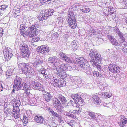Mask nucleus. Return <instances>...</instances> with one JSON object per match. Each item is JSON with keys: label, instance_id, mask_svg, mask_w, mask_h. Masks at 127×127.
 Returning <instances> with one entry per match:
<instances>
[{"label": "nucleus", "instance_id": "nucleus-1", "mask_svg": "<svg viewBox=\"0 0 127 127\" xmlns=\"http://www.w3.org/2000/svg\"><path fill=\"white\" fill-rule=\"evenodd\" d=\"M40 29V26L36 23H35L32 24L28 29L27 32L28 33L29 37L31 38H32V39H31V40H31L32 42H37L39 40V38L36 36H34V35H35L36 33H37L38 32L37 31L39 30Z\"/></svg>", "mask_w": 127, "mask_h": 127}, {"label": "nucleus", "instance_id": "nucleus-2", "mask_svg": "<svg viewBox=\"0 0 127 127\" xmlns=\"http://www.w3.org/2000/svg\"><path fill=\"white\" fill-rule=\"evenodd\" d=\"M56 72L61 78L64 79L66 77L67 75L65 71L70 70L72 69L71 67L69 64H61L59 67L56 68Z\"/></svg>", "mask_w": 127, "mask_h": 127}, {"label": "nucleus", "instance_id": "nucleus-3", "mask_svg": "<svg viewBox=\"0 0 127 127\" xmlns=\"http://www.w3.org/2000/svg\"><path fill=\"white\" fill-rule=\"evenodd\" d=\"M20 66L23 74L25 75L29 74L32 75H34L35 73L30 64L22 63L20 64Z\"/></svg>", "mask_w": 127, "mask_h": 127}, {"label": "nucleus", "instance_id": "nucleus-4", "mask_svg": "<svg viewBox=\"0 0 127 127\" xmlns=\"http://www.w3.org/2000/svg\"><path fill=\"white\" fill-rule=\"evenodd\" d=\"M89 56L91 58V63L93 62H96L97 61L100 62L102 58L100 54L97 52L95 50L91 49L90 51Z\"/></svg>", "mask_w": 127, "mask_h": 127}, {"label": "nucleus", "instance_id": "nucleus-5", "mask_svg": "<svg viewBox=\"0 0 127 127\" xmlns=\"http://www.w3.org/2000/svg\"><path fill=\"white\" fill-rule=\"evenodd\" d=\"M54 12L53 9H50L46 10L44 12V13L42 12H40V15L38 17V19L40 21L46 19L50 16L52 15Z\"/></svg>", "mask_w": 127, "mask_h": 127}, {"label": "nucleus", "instance_id": "nucleus-6", "mask_svg": "<svg viewBox=\"0 0 127 127\" xmlns=\"http://www.w3.org/2000/svg\"><path fill=\"white\" fill-rule=\"evenodd\" d=\"M76 22L74 12H70L68 16V22L69 26L73 29L76 28L77 26Z\"/></svg>", "mask_w": 127, "mask_h": 127}, {"label": "nucleus", "instance_id": "nucleus-7", "mask_svg": "<svg viewBox=\"0 0 127 127\" xmlns=\"http://www.w3.org/2000/svg\"><path fill=\"white\" fill-rule=\"evenodd\" d=\"M59 56L61 59L69 63L74 64L75 62L72 59H70L69 57H67L65 54L62 52H60Z\"/></svg>", "mask_w": 127, "mask_h": 127}, {"label": "nucleus", "instance_id": "nucleus-8", "mask_svg": "<svg viewBox=\"0 0 127 127\" xmlns=\"http://www.w3.org/2000/svg\"><path fill=\"white\" fill-rule=\"evenodd\" d=\"M23 83L22 79L20 77L16 76V77L15 79L14 82V85L13 86V87L14 88L15 86V88H17V89L19 90V88L22 87V84Z\"/></svg>", "mask_w": 127, "mask_h": 127}, {"label": "nucleus", "instance_id": "nucleus-9", "mask_svg": "<svg viewBox=\"0 0 127 127\" xmlns=\"http://www.w3.org/2000/svg\"><path fill=\"white\" fill-rule=\"evenodd\" d=\"M37 51L40 52L42 54H46L48 52L50 51L49 47L47 46L43 45L41 46L40 47H38L37 48Z\"/></svg>", "mask_w": 127, "mask_h": 127}, {"label": "nucleus", "instance_id": "nucleus-10", "mask_svg": "<svg viewBox=\"0 0 127 127\" xmlns=\"http://www.w3.org/2000/svg\"><path fill=\"white\" fill-rule=\"evenodd\" d=\"M46 94L43 95V97L45 100L47 102H49L51 100H53L54 97L50 93L46 92Z\"/></svg>", "mask_w": 127, "mask_h": 127}, {"label": "nucleus", "instance_id": "nucleus-11", "mask_svg": "<svg viewBox=\"0 0 127 127\" xmlns=\"http://www.w3.org/2000/svg\"><path fill=\"white\" fill-rule=\"evenodd\" d=\"M27 28L26 27L25 25L24 24H21L20 25V33L22 35H23V36H26L27 34V33L26 32V28Z\"/></svg>", "mask_w": 127, "mask_h": 127}, {"label": "nucleus", "instance_id": "nucleus-12", "mask_svg": "<svg viewBox=\"0 0 127 127\" xmlns=\"http://www.w3.org/2000/svg\"><path fill=\"white\" fill-rule=\"evenodd\" d=\"M107 37L110 41L111 43L115 46H119L120 45L118 43L117 40L113 36L111 35H107Z\"/></svg>", "mask_w": 127, "mask_h": 127}, {"label": "nucleus", "instance_id": "nucleus-13", "mask_svg": "<svg viewBox=\"0 0 127 127\" xmlns=\"http://www.w3.org/2000/svg\"><path fill=\"white\" fill-rule=\"evenodd\" d=\"M120 117L121 119L120 120V121L119 123V124L120 126L124 127L127 123V118L122 115L120 116Z\"/></svg>", "mask_w": 127, "mask_h": 127}, {"label": "nucleus", "instance_id": "nucleus-14", "mask_svg": "<svg viewBox=\"0 0 127 127\" xmlns=\"http://www.w3.org/2000/svg\"><path fill=\"white\" fill-rule=\"evenodd\" d=\"M76 62L79 64L81 67H82L81 65L84 64L85 63H87L88 62L84 58L81 57L79 58H77L76 59Z\"/></svg>", "mask_w": 127, "mask_h": 127}, {"label": "nucleus", "instance_id": "nucleus-15", "mask_svg": "<svg viewBox=\"0 0 127 127\" xmlns=\"http://www.w3.org/2000/svg\"><path fill=\"white\" fill-rule=\"evenodd\" d=\"M81 66L82 67H81L83 69L85 72L87 74H90V67L88 62L85 63L84 65L83 64L81 65Z\"/></svg>", "mask_w": 127, "mask_h": 127}, {"label": "nucleus", "instance_id": "nucleus-16", "mask_svg": "<svg viewBox=\"0 0 127 127\" xmlns=\"http://www.w3.org/2000/svg\"><path fill=\"white\" fill-rule=\"evenodd\" d=\"M43 62L42 60H40L38 59H35L34 62L32 63L33 66L36 68L43 63Z\"/></svg>", "mask_w": 127, "mask_h": 127}, {"label": "nucleus", "instance_id": "nucleus-17", "mask_svg": "<svg viewBox=\"0 0 127 127\" xmlns=\"http://www.w3.org/2000/svg\"><path fill=\"white\" fill-rule=\"evenodd\" d=\"M48 61L50 62L54 63L53 64L55 66H58L59 64V61L57 60L54 56L51 57L48 59Z\"/></svg>", "mask_w": 127, "mask_h": 127}, {"label": "nucleus", "instance_id": "nucleus-18", "mask_svg": "<svg viewBox=\"0 0 127 127\" xmlns=\"http://www.w3.org/2000/svg\"><path fill=\"white\" fill-rule=\"evenodd\" d=\"M26 81L23 82L22 86V87L19 88V90L22 89L24 90H26L28 89H29L30 88V85L28 81H26Z\"/></svg>", "mask_w": 127, "mask_h": 127}, {"label": "nucleus", "instance_id": "nucleus-19", "mask_svg": "<svg viewBox=\"0 0 127 127\" xmlns=\"http://www.w3.org/2000/svg\"><path fill=\"white\" fill-rule=\"evenodd\" d=\"M34 119L35 122L37 123L44 124V118L41 116L36 115L34 117Z\"/></svg>", "mask_w": 127, "mask_h": 127}, {"label": "nucleus", "instance_id": "nucleus-20", "mask_svg": "<svg viewBox=\"0 0 127 127\" xmlns=\"http://www.w3.org/2000/svg\"><path fill=\"white\" fill-rule=\"evenodd\" d=\"M58 97L61 101L62 103L64 104L65 106H66L67 100L66 98L61 94H59Z\"/></svg>", "mask_w": 127, "mask_h": 127}, {"label": "nucleus", "instance_id": "nucleus-21", "mask_svg": "<svg viewBox=\"0 0 127 127\" xmlns=\"http://www.w3.org/2000/svg\"><path fill=\"white\" fill-rule=\"evenodd\" d=\"M109 70L111 72L113 73H117L120 72V68L119 67H117V66L115 65L112 67L109 68Z\"/></svg>", "mask_w": 127, "mask_h": 127}, {"label": "nucleus", "instance_id": "nucleus-22", "mask_svg": "<svg viewBox=\"0 0 127 127\" xmlns=\"http://www.w3.org/2000/svg\"><path fill=\"white\" fill-rule=\"evenodd\" d=\"M33 88L34 89L37 90H40L41 89L42 85L39 82L34 81L33 83Z\"/></svg>", "mask_w": 127, "mask_h": 127}, {"label": "nucleus", "instance_id": "nucleus-23", "mask_svg": "<svg viewBox=\"0 0 127 127\" xmlns=\"http://www.w3.org/2000/svg\"><path fill=\"white\" fill-rule=\"evenodd\" d=\"M92 100L93 103L96 104H98L100 102V99L98 96L96 95H94L92 96Z\"/></svg>", "mask_w": 127, "mask_h": 127}, {"label": "nucleus", "instance_id": "nucleus-24", "mask_svg": "<svg viewBox=\"0 0 127 127\" xmlns=\"http://www.w3.org/2000/svg\"><path fill=\"white\" fill-rule=\"evenodd\" d=\"M72 49L74 51L76 50L79 46V44L77 41L73 40L71 43Z\"/></svg>", "mask_w": 127, "mask_h": 127}, {"label": "nucleus", "instance_id": "nucleus-25", "mask_svg": "<svg viewBox=\"0 0 127 127\" xmlns=\"http://www.w3.org/2000/svg\"><path fill=\"white\" fill-rule=\"evenodd\" d=\"M53 101L54 102L53 105H54V107L55 108L61 106V104L60 101L57 98L54 97Z\"/></svg>", "mask_w": 127, "mask_h": 127}, {"label": "nucleus", "instance_id": "nucleus-26", "mask_svg": "<svg viewBox=\"0 0 127 127\" xmlns=\"http://www.w3.org/2000/svg\"><path fill=\"white\" fill-rule=\"evenodd\" d=\"M74 100L79 105L82 106L83 104V100L82 98L77 94V96Z\"/></svg>", "mask_w": 127, "mask_h": 127}, {"label": "nucleus", "instance_id": "nucleus-27", "mask_svg": "<svg viewBox=\"0 0 127 127\" xmlns=\"http://www.w3.org/2000/svg\"><path fill=\"white\" fill-rule=\"evenodd\" d=\"M21 52L22 57L23 58H25L26 59L29 58L30 54V51L29 50H27L24 52Z\"/></svg>", "mask_w": 127, "mask_h": 127}, {"label": "nucleus", "instance_id": "nucleus-28", "mask_svg": "<svg viewBox=\"0 0 127 127\" xmlns=\"http://www.w3.org/2000/svg\"><path fill=\"white\" fill-rule=\"evenodd\" d=\"M114 8L111 6H109L108 7V11L109 12V14L110 15H112L113 17H112V18L114 19L116 17L115 14L114 13Z\"/></svg>", "mask_w": 127, "mask_h": 127}, {"label": "nucleus", "instance_id": "nucleus-29", "mask_svg": "<svg viewBox=\"0 0 127 127\" xmlns=\"http://www.w3.org/2000/svg\"><path fill=\"white\" fill-rule=\"evenodd\" d=\"M29 50L28 46L26 43H23L20 46V50L21 52H24L25 51Z\"/></svg>", "mask_w": 127, "mask_h": 127}, {"label": "nucleus", "instance_id": "nucleus-30", "mask_svg": "<svg viewBox=\"0 0 127 127\" xmlns=\"http://www.w3.org/2000/svg\"><path fill=\"white\" fill-rule=\"evenodd\" d=\"M4 57L5 58V61H8L10 59L12 56V54L11 53H10L8 51L6 52V53H5L4 54Z\"/></svg>", "mask_w": 127, "mask_h": 127}, {"label": "nucleus", "instance_id": "nucleus-31", "mask_svg": "<svg viewBox=\"0 0 127 127\" xmlns=\"http://www.w3.org/2000/svg\"><path fill=\"white\" fill-rule=\"evenodd\" d=\"M7 7V5H2L0 6V15H2Z\"/></svg>", "mask_w": 127, "mask_h": 127}, {"label": "nucleus", "instance_id": "nucleus-32", "mask_svg": "<svg viewBox=\"0 0 127 127\" xmlns=\"http://www.w3.org/2000/svg\"><path fill=\"white\" fill-rule=\"evenodd\" d=\"M97 62H93L91 63V64L94 67H96L97 69L99 71H101L102 70L101 66L99 64H97Z\"/></svg>", "mask_w": 127, "mask_h": 127}, {"label": "nucleus", "instance_id": "nucleus-33", "mask_svg": "<svg viewBox=\"0 0 127 127\" xmlns=\"http://www.w3.org/2000/svg\"><path fill=\"white\" fill-rule=\"evenodd\" d=\"M88 113L89 115L91 117L92 119H93L94 120H96V118L95 116V113L91 111H88Z\"/></svg>", "mask_w": 127, "mask_h": 127}, {"label": "nucleus", "instance_id": "nucleus-34", "mask_svg": "<svg viewBox=\"0 0 127 127\" xmlns=\"http://www.w3.org/2000/svg\"><path fill=\"white\" fill-rule=\"evenodd\" d=\"M58 82V87H62L65 85L66 82L64 81L59 79Z\"/></svg>", "mask_w": 127, "mask_h": 127}, {"label": "nucleus", "instance_id": "nucleus-35", "mask_svg": "<svg viewBox=\"0 0 127 127\" xmlns=\"http://www.w3.org/2000/svg\"><path fill=\"white\" fill-rule=\"evenodd\" d=\"M116 30L117 31L116 32L118 34L120 38L122 40L123 42L125 41V39L123 36V33L120 32L119 29H117Z\"/></svg>", "mask_w": 127, "mask_h": 127}, {"label": "nucleus", "instance_id": "nucleus-36", "mask_svg": "<svg viewBox=\"0 0 127 127\" xmlns=\"http://www.w3.org/2000/svg\"><path fill=\"white\" fill-rule=\"evenodd\" d=\"M56 108L57 112L58 113H62L63 112V110H62L63 107L61 106H59L57 107H55Z\"/></svg>", "mask_w": 127, "mask_h": 127}, {"label": "nucleus", "instance_id": "nucleus-37", "mask_svg": "<svg viewBox=\"0 0 127 127\" xmlns=\"http://www.w3.org/2000/svg\"><path fill=\"white\" fill-rule=\"evenodd\" d=\"M93 74L94 76L96 77L98 76H101L99 72L95 71L93 72Z\"/></svg>", "mask_w": 127, "mask_h": 127}, {"label": "nucleus", "instance_id": "nucleus-38", "mask_svg": "<svg viewBox=\"0 0 127 127\" xmlns=\"http://www.w3.org/2000/svg\"><path fill=\"white\" fill-rule=\"evenodd\" d=\"M29 100L31 104L32 105H33V104H35L36 103L35 102V99L34 98H31Z\"/></svg>", "mask_w": 127, "mask_h": 127}, {"label": "nucleus", "instance_id": "nucleus-39", "mask_svg": "<svg viewBox=\"0 0 127 127\" xmlns=\"http://www.w3.org/2000/svg\"><path fill=\"white\" fill-rule=\"evenodd\" d=\"M76 110V113H77V114H79L81 112V110L82 109L80 108L79 106V107H77L75 108V109Z\"/></svg>", "mask_w": 127, "mask_h": 127}, {"label": "nucleus", "instance_id": "nucleus-40", "mask_svg": "<svg viewBox=\"0 0 127 127\" xmlns=\"http://www.w3.org/2000/svg\"><path fill=\"white\" fill-rule=\"evenodd\" d=\"M80 10L82 12L85 13L89 12L90 10V9L88 8H85L83 9H81Z\"/></svg>", "mask_w": 127, "mask_h": 127}, {"label": "nucleus", "instance_id": "nucleus-41", "mask_svg": "<svg viewBox=\"0 0 127 127\" xmlns=\"http://www.w3.org/2000/svg\"><path fill=\"white\" fill-rule=\"evenodd\" d=\"M28 118L25 116H24L23 117V122L25 123H26L28 122Z\"/></svg>", "mask_w": 127, "mask_h": 127}, {"label": "nucleus", "instance_id": "nucleus-42", "mask_svg": "<svg viewBox=\"0 0 127 127\" xmlns=\"http://www.w3.org/2000/svg\"><path fill=\"white\" fill-rule=\"evenodd\" d=\"M15 102L16 106V108L18 109V108H19V106L21 104V102L20 101V100H17L16 101H15Z\"/></svg>", "mask_w": 127, "mask_h": 127}, {"label": "nucleus", "instance_id": "nucleus-43", "mask_svg": "<svg viewBox=\"0 0 127 127\" xmlns=\"http://www.w3.org/2000/svg\"><path fill=\"white\" fill-rule=\"evenodd\" d=\"M51 113L53 116L56 117H57L59 118H60V115L58 114L56 112H54L53 110L51 112Z\"/></svg>", "mask_w": 127, "mask_h": 127}, {"label": "nucleus", "instance_id": "nucleus-44", "mask_svg": "<svg viewBox=\"0 0 127 127\" xmlns=\"http://www.w3.org/2000/svg\"><path fill=\"white\" fill-rule=\"evenodd\" d=\"M78 5H76L75 4L73 5L72 7L71 8L72 10L75 11L77 10L78 8Z\"/></svg>", "mask_w": 127, "mask_h": 127}, {"label": "nucleus", "instance_id": "nucleus-45", "mask_svg": "<svg viewBox=\"0 0 127 127\" xmlns=\"http://www.w3.org/2000/svg\"><path fill=\"white\" fill-rule=\"evenodd\" d=\"M58 80L59 79L57 80H55V82L54 83H53L52 84H53V85L55 87H58Z\"/></svg>", "mask_w": 127, "mask_h": 127}, {"label": "nucleus", "instance_id": "nucleus-46", "mask_svg": "<svg viewBox=\"0 0 127 127\" xmlns=\"http://www.w3.org/2000/svg\"><path fill=\"white\" fill-rule=\"evenodd\" d=\"M15 96V97L14 98V99L13 100L14 101L13 102H15V101H16L17 100H20V99L18 98V97L17 96H18V95L17 94H14Z\"/></svg>", "mask_w": 127, "mask_h": 127}, {"label": "nucleus", "instance_id": "nucleus-47", "mask_svg": "<svg viewBox=\"0 0 127 127\" xmlns=\"http://www.w3.org/2000/svg\"><path fill=\"white\" fill-rule=\"evenodd\" d=\"M112 95L110 93H104V95L108 98L109 97Z\"/></svg>", "mask_w": 127, "mask_h": 127}, {"label": "nucleus", "instance_id": "nucleus-48", "mask_svg": "<svg viewBox=\"0 0 127 127\" xmlns=\"http://www.w3.org/2000/svg\"><path fill=\"white\" fill-rule=\"evenodd\" d=\"M17 113L16 110L14 108H13L12 110V111L11 112V113L12 114V115L13 116L14 115L16 114V113Z\"/></svg>", "mask_w": 127, "mask_h": 127}, {"label": "nucleus", "instance_id": "nucleus-49", "mask_svg": "<svg viewBox=\"0 0 127 127\" xmlns=\"http://www.w3.org/2000/svg\"><path fill=\"white\" fill-rule=\"evenodd\" d=\"M25 92L24 94H26V95H30V90L29 89H28L26 90H25Z\"/></svg>", "mask_w": 127, "mask_h": 127}, {"label": "nucleus", "instance_id": "nucleus-50", "mask_svg": "<svg viewBox=\"0 0 127 127\" xmlns=\"http://www.w3.org/2000/svg\"><path fill=\"white\" fill-rule=\"evenodd\" d=\"M6 73V75L7 78H8L10 77L11 75L10 73H9L8 71H7Z\"/></svg>", "mask_w": 127, "mask_h": 127}, {"label": "nucleus", "instance_id": "nucleus-51", "mask_svg": "<svg viewBox=\"0 0 127 127\" xmlns=\"http://www.w3.org/2000/svg\"><path fill=\"white\" fill-rule=\"evenodd\" d=\"M77 96V94H72L71 95V97L74 100H75V98H76V97Z\"/></svg>", "mask_w": 127, "mask_h": 127}, {"label": "nucleus", "instance_id": "nucleus-52", "mask_svg": "<svg viewBox=\"0 0 127 127\" xmlns=\"http://www.w3.org/2000/svg\"><path fill=\"white\" fill-rule=\"evenodd\" d=\"M69 110L70 112L72 113L73 114H77V113L76 112V110H75V109L73 110L69 108Z\"/></svg>", "mask_w": 127, "mask_h": 127}, {"label": "nucleus", "instance_id": "nucleus-53", "mask_svg": "<svg viewBox=\"0 0 127 127\" xmlns=\"http://www.w3.org/2000/svg\"><path fill=\"white\" fill-rule=\"evenodd\" d=\"M58 19L59 20V22L61 23L64 20V19L61 17H58Z\"/></svg>", "mask_w": 127, "mask_h": 127}, {"label": "nucleus", "instance_id": "nucleus-54", "mask_svg": "<svg viewBox=\"0 0 127 127\" xmlns=\"http://www.w3.org/2000/svg\"><path fill=\"white\" fill-rule=\"evenodd\" d=\"M122 50L124 51L125 54H127V47L122 48Z\"/></svg>", "mask_w": 127, "mask_h": 127}, {"label": "nucleus", "instance_id": "nucleus-55", "mask_svg": "<svg viewBox=\"0 0 127 127\" xmlns=\"http://www.w3.org/2000/svg\"><path fill=\"white\" fill-rule=\"evenodd\" d=\"M16 114H15V115H14L13 116L14 118L15 119H17L19 117V113L18 112H17V113H16Z\"/></svg>", "mask_w": 127, "mask_h": 127}, {"label": "nucleus", "instance_id": "nucleus-56", "mask_svg": "<svg viewBox=\"0 0 127 127\" xmlns=\"http://www.w3.org/2000/svg\"><path fill=\"white\" fill-rule=\"evenodd\" d=\"M72 105L73 107H74L76 108L77 107H79V105H78L75 102H73Z\"/></svg>", "mask_w": 127, "mask_h": 127}, {"label": "nucleus", "instance_id": "nucleus-57", "mask_svg": "<svg viewBox=\"0 0 127 127\" xmlns=\"http://www.w3.org/2000/svg\"><path fill=\"white\" fill-rule=\"evenodd\" d=\"M41 1H42L43 2L45 3L49 1H52L53 2H54L55 0H40Z\"/></svg>", "mask_w": 127, "mask_h": 127}, {"label": "nucleus", "instance_id": "nucleus-58", "mask_svg": "<svg viewBox=\"0 0 127 127\" xmlns=\"http://www.w3.org/2000/svg\"><path fill=\"white\" fill-rule=\"evenodd\" d=\"M59 34L57 32H55L53 34V36H54L55 37L57 38Z\"/></svg>", "mask_w": 127, "mask_h": 127}, {"label": "nucleus", "instance_id": "nucleus-59", "mask_svg": "<svg viewBox=\"0 0 127 127\" xmlns=\"http://www.w3.org/2000/svg\"><path fill=\"white\" fill-rule=\"evenodd\" d=\"M40 96V95L39 94H37L36 95H34L35 98V99H37L39 98Z\"/></svg>", "mask_w": 127, "mask_h": 127}, {"label": "nucleus", "instance_id": "nucleus-60", "mask_svg": "<svg viewBox=\"0 0 127 127\" xmlns=\"http://www.w3.org/2000/svg\"><path fill=\"white\" fill-rule=\"evenodd\" d=\"M73 101H72V100H70L68 102V103L67 104H67H66V106H67H67H68V104H69V105H71H71H72L73 103Z\"/></svg>", "mask_w": 127, "mask_h": 127}, {"label": "nucleus", "instance_id": "nucleus-61", "mask_svg": "<svg viewBox=\"0 0 127 127\" xmlns=\"http://www.w3.org/2000/svg\"><path fill=\"white\" fill-rule=\"evenodd\" d=\"M8 108L7 107H5L4 109V113H7L8 112Z\"/></svg>", "mask_w": 127, "mask_h": 127}, {"label": "nucleus", "instance_id": "nucleus-62", "mask_svg": "<svg viewBox=\"0 0 127 127\" xmlns=\"http://www.w3.org/2000/svg\"><path fill=\"white\" fill-rule=\"evenodd\" d=\"M47 110L50 113H51V112L53 110L51 108L48 107L47 108Z\"/></svg>", "mask_w": 127, "mask_h": 127}, {"label": "nucleus", "instance_id": "nucleus-63", "mask_svg": "<svg viewBox=\"0 0 127 127\" xmlns=\"http://www.w3.org/2000/svg\"><path fill=\"white\" fill-rule=\"evenodd\" d=\"M7 71H8L9 73H10L11 75H13L14 73L13 72V70L12 69L8 70Z\"/></svg>", "mask_w": 127, "mask_h": 127}, {"label": "nucleus", "instance_id": "nucleus-64", "mask_svg": "<svg viewBox=\"0 0 127 127\" xmlns=\"http://www.w3.org/2000/svg\"><path fill=\"white\" fill-rule=\"evenodd\" d=\"M52 79V81H51V82L52 83V82H53V83H54L55 81V80H57L58 79H56L55 77H53V78Z\"/></svg>", "mask_w": 127, "mask_h": 127}]
</instances>
